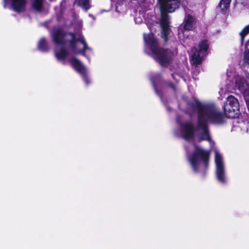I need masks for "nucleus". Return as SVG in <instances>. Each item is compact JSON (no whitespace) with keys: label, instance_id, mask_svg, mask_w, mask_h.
Segmentation results:
<instances>
[{"label":"nucleus","instance_id":"nucleus-11","mask_svg":"<svg viewBox=\"0 0 249 249\" xmlns=\"http://www.w3.org/2000/svg\"><path fill=\"white\" fill-rule=\"evenodd\" d=\"M170 70L173 79L177 82L180 78H182L186 81L188 79V69L184 67L182 64H176L170 67Z\"/></svg>","mask_w":249,"mask_h":249},{"label":"nucleus","instance_id":"nucleus-3","mask_svg":"<svg viewBox=\"0 0 249 249\" xmlns=\"http://www.w3.org/2000/svg\"><path fill=\"white\" fill-rule=\"evenodd\" d=\"M186 157L192 171L199 174L202 177L207 173L209 162V151L195 144L194 143L185 145Z\"/></svg>","mask_w":249,"mask_h":249},{"label":"nucleus","instance_id":"nucleus-23","mask_svg":"<svg viewBox=\"0 0 249 249\" xmlns=\"http://www.w3.org/2000/svg\"><path fill=\"white\" fill-rule=\"evenodd\" d=\"M89 16L90 17H91V18H93V19L94 20H95V19H96L95 17L94 16H93L92 15H91V14H89Z\"/></svg>","mask_w":249,"mask_h":249},{"label":"nucleus","instance_id":"nucleus-4","mask_svg":"<svg viewBox=\"0 0 249 249\" xmlns=\"http://www.w3.org/2000/svg\"><path fill=\"white\" fill-rule=\"evenodd\" d=\"M145 41V52L151 55L155 60L162 66L170 64L175 55V52L169 49H162L160 47L158 39L152 33L143 34Z\"/></svg>","mask_w":249,"mask_h":249},{"label":"nucleus","instance_id":"nucleus-22","mask_svg":"<svg viewBox=\"0 0 249 249\" xmlns=\"http://www.w3.org/2000/svg\"><path fill=\"white\" fill-rule=\"evenodd\" d=\"M135 21L136 22H139V23H141L142 22V19H138L137 18H136L135 19Z\"/></svg>","mask_w":249,"mask_h":249},{"label":"nucleus","instance_id":"nucleus-12","mask_svg":"<svg viewBox=\"0 0 249 249\" xmlns=\"http://www.w3.org/2000/svg\"><path fill=\"white\" fill-rule=\"evenodd\" d=\"M69 61L74 69L80 73L85 84L87 86L89 85L91 83V80L87 68L79 60L74 57L71 58Z\"/></svg>","mask_w":249,"mask_h":249},{"label":"nucleus","instance_id":"nucleus-7","mask_svg":"<svg viewBox=\"0 0 249 249\" xmlns=\"http://www.w3.org/2000/svg\"><path fill=\"white\" fill-rule=\"evenodd\" d=\"M228 81L230 82L229 89H237L244 95L249 93V84L247 81L241 75L233 74V75L227 72Z\"/></svg>","mask_w":249,"mask_h":249},{"label":"nucleus","instance_id":"nucleus-25","mask_svg":"<svg viewBox=\"0 0 249 249\" xmlns=\"http://www.w3.org/2000/svg\"><path fill=\"white\" fill-rule=\"evenodd\" d=\"M88 59H89V61H90V60L89 57H88Z\"/></svg>","mask_w":249,"mask_h":249},{"label":"nucleus","instance_id":"nucleus-8","mask_svg":"<svg viewBox=\"0 0 249 249\" xmlns=\"http://www.w3.org/2000/svg\"><path fill=\"white\" fill-rule=\"evenodd\" d=\"M214 153L216 178L220 183L225 184L227 182V178L224 159L221 154L217 150H215Z\"/></svg>","mask_w":249,"mask_h":249},{"label":"nucleus","instance_id":"nucleus-16","mask_svg":"<svg viewBox=\"0 0 249 249\" xmlns=\"http://www.w3.org/2000/svg\"><path fill=\"white\" fill-rule=\"evenodd\" d=\"M90 0H75V3L81 7L84 10L87 11L90 8Z\"/></svg>","mask_w":249,"mask_h":249},{"label":"nucleus","instance_id":"nucleus-2","mask_svg":"<svg viewBox=\"0 0 249 249\" xmlns=\"http://www.w3.org/2000/svg\"><path fill=\"white\" fill-rule=\"evenodd\" d=\"M83 22L77 19L74 21L75 33H67L60 28H55L51 33L53 42L54 45L55 56L59 61H64L71 50L74 53H81L86 56V51H92L85 41L80 30L82 29Z\"/></svg>","mask_w":249,"mask_h":249},{"label":"nucleus","instance_id":"nucleus-6","mask_svg":"<svg viewBox=\"0 0 249 249\" xmlns=\"http://www.w3.org/2000/svg\"><path fill=\"white\" fill-rule=\"evenodd\" d=\"M183 24V29L179 28L178 30V36L183 41V46L186 47L194 44L193 39L188 36L186 31L193 30L195 29L196 19L194 16L186 12Z\"/></svg>","mask_w":249,"mask_h":249},{"label":"nucleus","instance_id":"nucleus-21","mask_svg":"<svg viewBox=\"0 0 249 249\" xmlns=\"http://www.w3.org/2000/svg\"><path fill=\"white\" fill-rule=\"evenodd\" d=\"M244 63L245 65L249 66V49H248L244 52Z\"/></svg>","mask_w":249,"mask_h":249},{"label":"nucleus","instance_id":"nucleus-18","mask_svg":"<svg viewBox=\"0 0 249 249\" xmlns=\"http://www.w3.org/2000/svg\"><path fill=\"white\" fill-rule=\"evenodd\" d=\"M231 2V0H221L218 7L222 11H226L229 9Z\"/></svg>","mask_w":249,"mask_h":249},{"label":"nucleus","instance_id":"nucleus-15","mask_svg":"<svg viewBox=\"0 0 249 249\" xmlns=\"http://www.w3.org/2000/svg\"><path fill=\"white\" fill-rule=\"evenodd\" d=\"M38 49L43 52H46L49 51V47L47 41L44 37L41 38L38 41L37 44Z\"/></svg>","mask_w":249,"mask_h":249},{"label":"nucleus","instance_id":"nucleus-20","mask_svg":"<svg viewBox=\"0 0 249 249\" xmlns=\"http://www.w3.org/2000/svg\"><path fill=\"white\" fill-rule=\"evenodd\" d=\"M249 34V24L245 26L242 31L240 33L239 35L241 37V41L242 43L244 37Z\"/></svg>","mask_w":249,"mask_h":249},{"label":"nucleus","instance_id":"nucleus-10","mask_svg":"<svg viewBox=\"0 0 249 249\" xmlns=\"http://www.w3.org/2000/svg\"><path fill=\"white\" fill-rule=\"evenodd\" d=\"M208 49V44L207 40H202L199 44V49H193V55L191 62L192 64L197 67L198 65L201 63L203 57L206 55Z\"/></svg>","mask_w":249,"mask_h":249},{"label":"nucleus","instance_id":"nucleus-14","mask_svg":"<svg viewBox=\"0 0 249 249\" xmlns=\"http://www.w3.org/2000/svg\"><path fill=\"white\" fill-rule=\"evenodd\" d=\"M151 81L152 83L153 86L154 88L155 92L159 96L161 101L164 104L166 107V109L168 111H170L171 110V108H170L168 106H167L165 102L163 101V99L161 94V91L160 89H159V83L162 82L161 81V75L159 73H154L151 74L150 77Z\"/></svg>","mask_w":249,"mask_h":249},{"label":"nucleus","instance_id":"nucleus-13","mask_svg":"<svg viewBox=\"0 0 249 249\" xmlns=\"http://www.w3.org/2000/svg\"><path fill=\"white\" fill-rule=\"evenodd\" d=\"M4 8H6L8 6L15 12L18 13L24 12L25 11L27 0H2Z\"/></svg>","mask_w":249,"mask_h":249},{"label":"nucleus","instance_id":"nucleus-1","mask_svg":"<svg viewBox=\"0 0 249 249\" xmlns=\"http://www.w3.org/2000/svg\"><path fill=\"white\" fill-rule=\"evenodd\" d=\"M181 99V102L178 104L179 108L191 116L197 114V123L192 118L186 119L184 116L178 115L174 134L187 142L206 140L213 144L209 135L208 124H223L224 118L222 113L214 104L202 103L196 98L188 100L185 96H182Z\"/></svg>","mask_w":249,"mask_h":249},{"label":"nucleus","instance_id":"nucleus-9","mask_svg":"<svg viewBox=\"0 0 249 249\" xmlns=\"http://www.w3.org/2000/svg\"><path fill=\"white\" fill-rule=\"evenodd\" d=\"M224 110L225 115L229 118H235L237 116L239 109L238 100L232 95H229L224 103Z\"/></svg>","mask_w":249,"mask_h":249},{"label":"nucleus","instance_id":"nucleus-24","mask_svg":"<svg viewBox=\"0 0 249 249\" xmlns=\"http://www.w3.org/2000/svg\"><path fill=\"white\" fill-rule=\"evenodd\" d=\"M116 12H119V11L118 10V7H117V6H116Z\"/></svg>","mask_w":249,"mask_h":249},{"label":"nucleus","instance_id":"nucleus-19","mask_svg":"<svg viewBox=\"0 0 249 249\" xmlns=\"http://www.w3.org/2000/svg\"><path fill=\"white\" fill-rule=\"evenodd\" d=\"M164 85L169 87L175 92L177 93L178 91H179V88L177 86V85L175 83H173L172 82H164Z\"/></svg>","mask_w":249,"mask_h":249},{"label":"nucleus","instance_id":"nucleus-5","mask_svg":"<svg viewBox=\"0 0 249 249\" xmlns=\"http://www.w3.org/2000/svg\"><path fill=\"white\" fill-rule=\"evenodd\" d=\"M158 2L161 13L160 25L161 28V37L166 42L171 32L169 18L167 13L174 12L178 7L180 2L178 0H158Z\"/></svg>","mask_w":249,"mask_h":249},{"label":"nucleus","instance_id":"nucleus-17","mask_svg":"<svg viewBox=\"0 0 249 249\" xmlns=\"http://www.w3.org/2000/svg\"><path fill=\"white\" fill-rule=\"evenodd\" d=\"M44 0H33L32 7L37 11H41Z\"/></svg>","mask_w":249,"mask_h":249}]
</instances>
